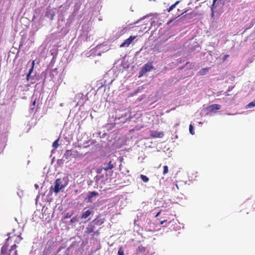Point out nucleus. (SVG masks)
<instances>
[{
  "instance_id": "1",
  "label": "nucleus",
  "mask_w": 255,
  "mask_h": 255,
  "mask_svg": "<svg viewBox=\"0 0 255 255\" xmlns=\"http://www.w3.org/2000/svg\"><path fill=\"white\" fill-rule=\"evenodd\" d=\"M54 184V192L57 193L67 185L68 182L66 181L64 183H63L62 179L58 178L55 180Z\"/></svg>"
},
{
  "instance_id": "2",
  "label": "nucleus",
  "mask_w": 255,
  "mask_h": 255,
  "mask_svg": "<svg viewBox=\"0 0 255 255\" xmlns=\"http://www.w3.org/2000/svg\"><path fill=\"white\" fill-rule=\"evenodd\" d=\"M136 36H130L129 38L126 39L124 42L121 45V47H128L129 45L133 42V41L136 38Z\"/></svg>"
},
{
  "instance_id": "3",
  "label": "nucleus",
  "mask_w": 255,
  "mask_h": 255,
  "mask_svg": "<svg viewBox=\"0 0 255 255\" xmlns=\"http://www.w3.org/2000/svg\"><path fill=\"white\" fill-rule=\"evenodd\" d=\"M153 68V67L151 65H145L139 71L138 77H141L144 74L150 71Z\"/></svg>"
},
{
  "instance_id": "4",
  "label": "nucleus",
  "mask_w": 255,
  "mask_h": 255,
  "mask_svg": "<svg viewBox=\"0 0 255 255\" xmlns=\"http://www.w3.org/2000/svg\"><path fill=\"white\" fill-rule=\"evenodd\" d=\"M150 135L153 138H161L164 136V133L163 131L150 130Z\"/></svg>"
},
{
  "instance_id": "5",
  "label": "nucleus",
  "mask_w": 255,
  "mask_h": 255,
  "mask_svg": "<svg viewBox=\"0 0 255 255\" xmlns=\"http://www.w3.org/2000/svg\"><path fill=\"white\" fill-rule=\"evenodd\" d=\"M95 226L92 223L90 222L88 226L86 228L85 233L87 234L93 233L94 231Z\"/></svg>"
},
{
  "instance_id": "6",
  "label": "nucleus",
  "mask_w": 255,
  "mask_h": 255,
  "mask_svg": "<svg viewBox=\"0 0 255 255\" xmlns=\"http://www.w3.org/2000/svg\"><path fill=\"white\" fill-rule=\"evenodd\" d=\"M91 222L93 223V224L95 226H99L102 225L104 223V219L100 218L99 216H98L96 219H95Z\"/></svg>"
},
{
  "instance_id": "7",
  "label": "nucleus",
  "mask_w": 255,
  "mask_h": 255,
  "mask_svg": "<svg viewBox=\"0 0 255 255\" xmlns=\"http://www.w3.org/2000/svg\"><path fill=\"white\" fill-rule=\"evenodd\" d=\"M221 105L218 104H213L207 107V109L209 112H212L214 110H218L220 109Z\"/></svg>"
},
{
  "instance_id": "8",
  "label": "nucleus",
  "mask_w": 255,
  "mask_h": 255,
  "mask_svg": "<svg viewBox=\"0 0 255 255\" xmlns=\"http://www.w3.org/2000/svg\"><path fill=\"white\" fill-rule=\"evenodd\" d=\"M91 214L92 211L90 210H88L82 214L81 219H86L88 218L89 216H90Z\"/></svg>"
},
{
  "instance_id": "9",
  "label": "nucleus",
  "mask_w": 255,
  "mask_h": 255,
  "mask_svg": "<svg viewBox=\"0 0 255 255\" xmlns=\"http://www.w3.org/2000/svg\"><path fill=\"white\" fill-rule=\"evenodd\" d=\"M114 168L113 165L112 164V161H110L107 165H105V166L103 167V169L105 171H107L110 169H112Z\"/></svg>"
},
{
  "instance_id": "10",
  "label": "nucleus",
  "mask_w": 255,
  "mask_h": 255,
  "mask_svg": "<svg viewBox=\"0 0 255 255\" xmlns=\"http://www.w3.org/2000/svg\"><path fill=\"white\" fill-rule=\"evenodd\" d=\"M99 194L96 191H92L89 193V194L88 195V198L89 200H91L92 198H93L94 196L98 195Z\"/></svg>"
},
{
  "instance_id": "11",
  "label": "nucleus",
  "mask_w": 255,
  "mask_h": 255,
  "mask_svg": "<svg viewBox=\"0 0 255 255\" xmlns=\"http://www.w3.org/2000/svg\"><path fill=\"white\" fill-rule=\"evenodd\" d=\"M145 251V248L143 247L142 245H140L138 247V248L136 249V253L137 254H140L144 253Z\"/></svg>"
},
{
  "instance_id": "12",
  "label": "nucleus",
  "mask_w": 255,
  "mask_h": 255,
  "mask_svg": "<svg viewBox=\"0 0 255 255\" xmlns=\"http://www.w3.org/2000/svg\"><path fill=\"white\" fill-rule=\"evenodd\" d=\"M209 69V68H203L199 72V74L200 75H204L207 73Z\"/></svg>"
},
{
  "instance_id": "13",
  "label": "nucleus",
  "mask_w": 255,
  "mask_h": 255,
  "mask_svg": "<svg viewBox=\"0 0 255 255\" xmlns=\"http://www.w3.org/2000/svg\"><path fill=\"white\" fill-rule=\"evenodd\" d=\"M179 3V1H177L175 3H174V4H172L168 9H167V11L169 12L170 11H171L173 9H174L176 5L177 4H178V3Z\"/></svg>"
},
{
  "instance_id": "14",
  "label": "nucleus",
  "mask_w": 255,
  "mask_h": 255,
  "mask_svg": "<svg viewBox=\"0 0 255 255\" xmlns=\"http://www.w3.org/2000/svg\"><path fill=\"white\" fill-rule=\"evenodd\" d=\"M140 178L144 182H147L149 181V178L143 174L140 175Z\"/></svg>"
},
{
  "instance_id": "15",
  "label": "nucleus",
  "mask_w": 255,
  "mask_h": 255,
  "mask_svg": "<svg viewBox=\"0 0 255 255\" xmlns=\"http://www.w3.org/2000/svg\"><path fill=\"white\" fill-rule=\"evenodd\" d=\"M34 65H32L31 67L30 68V69H29V72H28V74H27V75H26V78H27V80H29L30 75L31 74V72L33 71V69Z\"/></svg>"
},
{
  "instance_id": "16",
  "label": "nucleus",
  "mask_w": 255,
  "mask_h": 255,
  "mask_svg": "<svg viewBox=\"0 0 255 255\" xmlns=\"http://www.w3.org/2000/svg\"><path fill=\"white\" fill-rule=\"evenodd\" d=\"M71 155V150H67L64 154V156L67 159L69 158V156Z\"/></svg>"
},
{
  "instance_id": "17",
  "label": "nucleus",
  "mask_w": 255,
  "mask_h": 255,
  "mask_svg": "<svg viewBox=\"0 0 255 255\" xmlns=\"http://www.w3.org/2000/svg\"><path fill=\"white\" fill-rule=\"evenodd\" d=\"M168 167L167 165H164L163 166V174L164 175H166L167 173H168Z\"/></svg>"
},
{
  "instance_id": "18",
  "label": "nucleus",
  "mask_w": 255,
  "mask_h": 255,
  "mask_svg": "<svg viewBox=\"0 0 255 255\" xmlns=\"http://www.w3.org/2000/svg\"><path fill=\"white\" fill-rule=\"evenodd\" d=\"M255 107V100L248 104L247 106V108H251Z\"/></svg>"
},
{
  "instance_id": "19",
  "label": "nucleus",
  "mask_w": 255,
  "mask_h": 255,
  "mask_svg": "<svg viewBox=\"0 0 255 255\" xmlns=\"http://www.w3.org/2000/svg\"><path fill=\"white\" fill-rule=\"evenodd\" d=\"M118 254V255H124V250L122 247L119 249Z\"/></svg>"
},
{
  "instance_id": "20",
  "label": "nucleus",
  "mask_w": 255,
  "mask_h": 255,
  "mask_svg": "<svg viewBox=\"0 0 255 255\" xmlns=\"http://www.w3.org/2000/svg\"><path fill=\"white\" fill-rule=\"evenodd\" d=\"M58 139H56L55 141H54L52 144V146L54 148H57L58 146Z\"/></svg>"
},
{
  "instance_id": "21",
  "label": "nucleus",
  "mask_w": 255,
  "mask_h": 255,
  "mask_svg": "<svg viewBox=\"0 0 255 255\" xmlns=\"http://www.w3.org/2000/svg\"><path fill=\"white\" fill-rule=\"evenodd\" d=\"M189 131L191 134H194V128L191 124L189 125Z\"/></svg>"
},
{
  "instance_id": "22",
  "label": "nucleus",
  "mask_w": 255,
  "mask_h": 255,
  "mask_svg": "<svg viewBox=\"0 0 255 255\" xmlns=\"http://www.w3.org/2000/svg\"><path fill=\"white\" fill-rule=\"evenodd\" d=\"M7 246L4 245L2 247L1 252L2 254H4L6 253L7 250Z\"/></svg>"
},
{
  "instance_id": "23",
  "label": "nucleus",
  "mask_w": 255,
  "mask_h": 255,
  "mask_svg": "<svg viewBox=\"0 0 255 255\" xmlns=\"http://www.w3.org/2000/svg\"><path fill=\"white\" fill-rule=\"evenodd\" d=\"M73 214L72 213H67L65 217H64V219H67V218H71V216H72Z\"/></svg>"
},
{
  "instance_id": "24",
  "label": "nucleus",
  "mask_w": 255,
  "mask_h": 255,
  "mask_svg": "<svg viewBox=\"0 0 255 255\" xmlns=\"http://www.w3.org/2000/svg\"><path fill=\"white\" fill-rule=\"evenodd\" d=\"M77 220V216L73 217L70 220L71 223H74L75 222H76Z\"/></svg>"
},
{
  "instance_id": "25",
  "label": "nucleus",
  "mask_w": 255,
  "mask_h": 255,
  "mask_svg": "<svg viewBox=\"0 0 255 255\" xmlns=\"http://www.w3.org/2000/svg\"><path fill=\"white\" fill-rule=\"evenodd\" d=\"M17 246L16 245H12L11 248H10V251H11L12 250H15Z\"/></svg>"
},
{
  "instance_id": "26",
  "label": "nucleus",
  "mask_w": 255,
  "mask_h": 255,
  "mask_svg": "<svg viewBox=\"0 0 255 255\" xmlns=\"http://www.w3.org/2000/svg\"><path fill=\"white\" fill-rule=\"evenodd\" d=\"M100 234V232L99 230H97L96 231H94L93 236L94 235H99Z\"/></svg>"
},
{
  "instance_id": "27",
  "label": "nucleus",
  "mask_w": 255,
  "mask_h": 255,
  "mask_svg": "<svg viewBox=\"0 0 255 255\" xmlns=\"http://www.w3.org/2000/svg\"><path fill=\"white\" fill-rule=\"evenodd\" d=\"M229 57V55H224V57H223V62L225 61V60L227 59V58L228 57Z\"/></svg>"
},
{
  "instance_id": "28",
  "label": "nucleus",
  "mask_w": 255,
  "mask_h": 255,
  "mask_svg": "<svg viewBox=\"0 0 255 255\" xmlns=\"http://www.w3.org/2000/svg\"><path fill=\"white\" fill-rule=\"evenodd\" d=\"M165 222H166V220H163V221H162L160 222V224L161 225H162L164 223H165Z\"/></svg>"
},
{
  "instance_id": "29",
  "label": "nucleus",
  "mask_w": 255,
  "mask_h": 255,
  "mask_svg": "<svg viewBox=\"0 0 255 255\" xmlns=\"http://www.w3.org/2000/svg\"><path fill=\"white\" fill-rule=\"evenodd\" d=\"M15 255H17V251H14Z\"/></svg>"
},
{
  "instance_id": "30",
  "label": "nucleus",
  "mask_w": 255,
  "mask_h": 255,
  "mask_svg": "<svg viewBox=\"0 0 255 255\" xmlns=\"http://www.w3.org/2000/svg\"><path fill=\"white\" fill-rule=\"evenodd\" d=\"M175 186H176V188L177 189H178V185L177 184H175Z\"/></svg>"
},
{
  "instance_id": "31",
  "label": "nucleus",
  "mask_w": 255,
  "mask_h": 255,
  "mask_svg": "<svg viewBox=\"0 0 255 255\" xmlns=\"http://www.w3.org/2000/svg\"><path fill=\"white\" fill-rule=\"evenodd\" d=\"M35 104V101H34L33 102V105H34Z\"/></svg>"
},
{
  "instance_id": "32",
  "label": "nucleus",
  "mask_w": 255,
  "mask_h": 255,
  "mask_svg": "<svg viewBox=\"0 0 255 255\" xmlns=\"http://www.w3.org/2000/svg\"><path fill=\"white\" fill-rule=\"evenodd\" d=\"M159 212H158V213L157 214V215H156V217H157V216H158V215H159Z\"/></svg>"
},
{
  "instance_id": "33",
  "label": "nucleus",
  "mask_w": 255,
  "mask_h": 255,
  "mask_svg": "<svg viewBox=\"0 0 255 255\" xmlns=\"http://www.w3.org/2000/svg\"><path fill=\"white\" fill-rule=\"evenodd\" d=\"M31 64H34V61H33L32 62V63H31Z\"/></svg>"
},
{
  "instance_id": "34",
  "label": "nucleus",
  "mask_w": 255,
  "mask_h": 255,
  "mask_svg": "<svg viewBox=\"0 0 255 255\" xmlns=\"http://www.w3.org/2000/svg\"><path fill=\"white\" fill-rule=\"evenodd\" d=\"M172 21V20H170V21L169 22H168V24H169V23H170Z\"/></svg>"
},
{
  "instance_id": "35",
  "label": "nucleus",
  "mask_w": 255,
  "mask_h": 255,
  "mask_svg": "<svg viewBox=\"0 0 255 255\" xmlns=\"http://www.w3.org/2000/svg\"><path fill=\"white\" fill-rule=\"evenodd\" d=\"M186 64H189V62H187L186 63Z\"/></svg>"
},
{
  "instance_id": "36",
  "label": "nucleus",
  "mask_w": 255,
  "mask_h": 255,
  "mask_svg": "<svg viewBox=\"0 0 255 255\" xmlns=\"http://www.w3.org/2000/svg\"><path fill=\"white\" fill-rule=\"evenodd\" d=\"M183 67H181L180 69H183Z\"/></svg>"
}]
</instances>
